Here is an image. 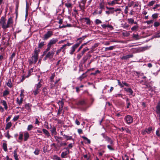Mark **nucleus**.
I'll use <instances>...</instances> for the list:
<instances>
[{"mask_svg":"<svg viewBox=\"0 0 160 160\" xmlns=\"http://www.w3.org/2000/svg\"><path fill=\"white\" fill-rule=\"evenodd\" d=\"M63 136L65 137V138H66L67 140H72L73 141L72 136H69L66 135L64 134Z\"/></svg>","mask_w":160,"mask_h":160,"instance_id":"24","label":"nucleus"},{"mask_svg":"<svg viewBox=\"0 0 160 160\" xmlns=\"http://www.w3.org/2000/svg\"><path fill=\"white\" fill-rule=\"evenodd\" d=\"M158 14L157 13H155L153 14L152 15V17L154 19H156L158 18Z\"/></svg>","mask_w":160,"mask_h":160,"instance_id":"41","label":"nucleus"},{"mask_svg":"<svg viewBox=\"0 0 160 160\" xmlns=\"http://www.w3.org/2000/svg\"><path fill=\"white\" fill-rule=\"evenodd\" d=\"M40 150L37 148L36 149L35 151L34 152V153L36 155H38L39 154V152Z\"/></svg>","mask_w":160,"mask_h":160,"instance_id":"48","label":"nucleus"},{"mask_svg":"<svg viewBox=\"0 0 160 160\" xmlns=\"http://www.w3.org/2000/svg\"><path fill=\"white\" fill-rule=\"evenodd\" d=\"M33 72V69H31L28 71V75L26 77L27 78L28 77L31 75L30 73Z\"/></svg>","mask_w":160,"mask_h":160,"instance_id":"56","label":"nucleus"},{"mask_svg":"<svg viewBox=\"0 0 160 160\" xmlns=\"http://www.w3.org/2000/svg\"><path fill=\"white\" fill-rule=\"evenodd\" d=\"M114 12H118V13H120L121 12V9L120 8H117L115 9H114Z\"/></svg>","mask_w":160,"mask_h":160,"instance_id":"59","label":"nucleus"},{"mask_svg":"<svg viewBox=\"0 0 160 160\" xmlns=\"http://www.w3.org/2000/svg\"><path fill=\"white\" fill-rule=\"evenodd\" d=\"M138 28V25H135L132 28L131 30L132 31L136 30Z\"/></svg>","mask_w":160,"mask_h":160,"instance_id":"42","label":"nucleus"},{"mask_svg":"<svg viewBox=\"0 0 160 160\" xmlns=\"http://www.w3.org/2000/svg\"><path fill=\"white\" fill-rule=\"evenodd\" d=\"M58 104L60 108H63V107L64 105V103L63 101H59L58 102Z\"/></svg>","mask_w":160,"mask_h":160,"instance_id":"31","label":"nucleus"},{"mask_svg":"<svg viewBox=\"0 0 160 160\" xmlns=\"http://www.w3.org/2000/svg\"><path fill=\"white\" fill-rule=\"evenodd\" d=\"M129 25L127 23H125L123 25V27L124 28H126L129 27Z\"/></svg>","mask_w":160,"mask_h":160,"instance_id":"64","label":"nucleus"},{"mask_svg":"<svg viewBox=\"0 0 160 160\" xmlns=\"http://www.w3.org/2000/svg\"><path fill=\"white\" fill-rule=\"evenodd\" d=\"M40 51V50L39 49H35V50L34 51V55L32 56L31 57L32 59V61H33L34 62V63H35L37 61L38 59V53Z\"/></svg>","mask_w":160,"mask_h":160,"instance_id":"2","label":"nucleus"},{"mask_svg":"<svg viewBox=\"0 0 160 160\" xmlns=\"http://www.w3.org/2000/svg\"><path fill=\"white\" fill-rule=\"evenodd\" d=\"M122 95L121 94H116L114 95V97L116 98L122 97Z\"/></svg>","mask_w":160,"mask_h":160,"instance_id":"55","label":"nucleus"},{"mask_svg":"<svg viewBox=\"0 0 160 160\" xmlns=\"http://www.w3.org/2000/svg\"><path fill=\"white\" fill-rule=\"evenodd\" d=\"M104 6L103 3H101L99 4V8L101 9H102L104 8Z\"/></svg>","mask_w":160,"mask_h":160,"instance_id":"51","label":"nucleus"},{"mask_svg":"<svg viewBox=\"0 0 160 160\" xmlns=\"http://www.w3.org/2000/svg\"><path fill=\"white\" fill-rule=\"evenodd\" d=\"M152 130V128L151 127H149L148 128L146 129L143 132V134H144L146 132L147 133H150Z\"/></svg>","mask_w":160,"mask_h":160,"instance_id":"20","label":"nucleus"},{"mask_svg":"<svg viewBox=\"0 0 160 160\" xmlns=\"http://www.w3.org/2000/svg\"><path fill=\"white\" fill-rule=\"evenodd\" d=\"M156 111L157 113L159 114V120L160 121V101L158 102V105L156 107Z\"/></svg>","mask_w":160,"mask_h":160,"instance_id":"13","label":"nucleus"},{"mask_svg":"<svg viewBox=\"0 0 160 160\" xmlns=\"http://www.w3.org/2000/svg\"><path fill=\"white\" fill-rule=\"evenodd\" d=\"M127 21L129 23L131 24H133L134 23V20L132 18H128Z\"/></svg>","mask_w":160,"mask_h":160,"instance_id":"32","label":"nucleus"},{"mask_svg":"<svg viewBox=\"0 0 160 160\" xmlns=\"http://www.w3.org/2000/svg\"><path fill=\"white\" fill-rule=\"evenodd\" d=\"M127 102V108H128L130 107L131 105V103L129 101L128 98H127L126 99Z\"/></svg>","mask_w":160,"mask_h":160,"instance_id":"36","label":"nucleus"},{"mask_svg":"<svg viewBox=\"0 0 160 160\" xmlns=\"http://www.w3.org/2000/svg\"><path fill=\"white\" fill-rule=\"evenodd\" d=\"M51 46L49 45L48 44H47V48L45 50V51L43 52V55H45L48 52H49V50L51 49Z\"/></svg>","mask_w":160,"mask_h":160,"instance_id":"27","label":"nucleus"},{"mask_svg":"<svg viewBox=\"0 0 160 160\" xmlns=\"http://www.w3.org/2000/svg\"><path fill=\"white\" fill-rule=\"evenodd\" d=\"M115 47V46H111L109 47H106L105 48V51H107L108 50H113L114 48Z\"/></svg>","mask_w":160,"mask_h":160,"instance_id":"33","label":"nucleus"},{"mask_svg":"<svg viewBox=\"0 0 160 160\" xmlns=\"http://www.w3.org/2000/svg\"><path fill=\"white\" fill-rule=\"evenodd\" d=\"M73 144L72 143H70L68 145V146L67 147L65 148H68V150H69V149H71L73 147Z\"/></svg>","mask_w":160,"mask_h":160,"instance_id":"49","label":"nucleus"},{"mask_svg":"<svg viewBox=\"0 0 160 160\" xmlns=\"http://www.w3.org/2000/svg\"><path fill=\"white\" fill-rule=\"evenodd\" d=\"M155 3V1H152L149 2L148 4V6L149 7L152 6Z\"/></svg>","mask_w":160,"mask_h":160,"instance_id":"35","label":"nucleus"},{"mask_svg":"<svg viewBox=\"0 0 160 160\" xmlns=\"http://www.w3.org/2000/svg\"><path fill=\"white\" fill-rule=\"evenodd\" d=\"M95 23L96 24H99L102 23V21L98 19H96L95 21Z\"/></svg>","mask_w":160,"mask_h":160,"instance_id":"52","label":"nucleus"},{"mask_svg":"<svg viewBox=\"0 0 160 160\" xmlns=\"http://www.w3.org/2000/svg\"><path fill=\"white\" fill-rule=\"evenodd\" d=\"M13 23L12 17L9 18L7 21L4 17H2L0 20V25L3 29H6L11 27Z\"/></svg>","mask_w":160,"mask_h":160,"instance_id":"1","label":"nucleus"},{"mask_svg":"<svg viewBox=\"0 0 160 160\" xmlns=\"http://www.w3.org/2000/svg\"><path fill=\"white\" fill-rule=\"evenodd\" d=\"M53 35V32L50 30L48 31L45 33L43 38V39L46 40L51 37Z\"/></svg>","mask_w":160,"mask_h":160,"instance_id":"7","label":"nucleus"},{"mask_svg":"<svg viewBox=\"0 0 160 160\" xmlns=\"http://www.w3.org/2000/svg\"><path fill=\"white\" fill-rule=\"evenodd\" d=\"M19 117V115L15 116L13 118V120L14 121H16L18 119Z\"/></svg>","mask_w":160,"mask_h":160,"instance_id":"58","label":"nucleus"},{"mask_svg":"<svg viewBox=\"0 0 160 160\" xmlns=\"http://www.w3.org/2000/svg\"><path fill=\"white\" fill-rule=\"evenodd\" d=\"M72 45V43H70L69 42H68L66 44H64L63 45L65 48H66V46H69L71 45Z\"/></svg>","mask_w":160,"mask_h":160,"instance_id":"61","label":"nucleus"},{"mask_svg":"<svg viewBox=\"0 0 160 160\" xmlns=\"http://www.w3.org/2000/svg\"><path fill=\"white\" fill-rule=\"evenodd\" d=\"M81 43V42H80L79 43H77L73 45L71 48L70 50V54L71 55L73 54L74 53V52L75 51L76 49L79 47Z\"/></svg>","mask_w":160,"mask_h":160,"instance_id":"3","label":"nucleus"},{"mask_svg":"<svg viewBox=\"0 0 160 160\" xmlns=\"http://www.w3.org/2000/svg\"><path fill=\"white\" fill-rule=\"evenodd\" d=\"M44 45V42H42L39 43L38 48H41Z\"/></svg>","mask_w":160,"mask_h":160,"instance_id":"37","label":"nucleus"},{"mask_svg":"<svg viewBox=\"0 0 160 160\" xmlns=\"http://www.w3.org/2000/svg\"><path fill=\"white\" fill-rule=\"evenodd\" d=\"M102 135L103 137L105 139V140L107 142L111 139L110 138L105 135L104 133H102Z\"/></svg>","mask_w":160,"mask_h":160,"instance_id":"26","label":"nucleus"},{"mask_svg":"<svg viewBox=\"0 0 160 160\" xmlns=\"http://www.w3.org/2000/svg\"><path fill=\"white\" fill-rule=\"evenodd\" d=\"M58 38H52L49 41L48 44L52 47L54 44H55L58 42Z\"/></svg>","mask_w":160,"mask_h":160,"instance_id":"10","label":"nucleus"},{"mask_svg":"<svg viewBox=\"0 0 160 160\" xmlns=\"http://www.w3.org/2000/svg\"><path fill=\"white\" fill-rule=\"evenodd\" d=\"M83 55L81 53L80 54H78L77 55V59L78 60H79L82 57V56Z\"/></svg>","mask_w":160,"mask_h":160,"instance_id":"47","label":"nucleus"},{"mask_svg":"<svg viewBox=\"0 0 160 160\" xmlns=\"http://www.w3.org/2000/svg\"><path fill=\"white\" fill-rule=\"evenodd\" d=\"M5 137L7 138L8 139H9L10 137V136L9 134V131H8L5 134Z\"/></svg>","mask_w":160,"mask_h":160,"instance_id":"57","label":"nucleus"},{"mask_svg":"<svg viewBox=\"0 0 160 160\" xmlns=\"http://www.w3.org/2000/svg\"><path fill=\"white\" fill-rule=\"evenodd\" d=\"M23 136V134L21 133V132H20L19 137L18 138V139L19 140H22Z\"/></svg>","mask_w":160,"mask_h":160,"instance_id":"53","label":"nucleus"},{"mask_svg":"<svg viewBox=\"0 0 160 160\" xmlns=\"http://www.w3.org/2000/svg\"><path fill=\"white\" fill-rule=\"evenodd\" d=\"M160 25V23L158 22H154L153 26L155 27H157L159 26Z\"/></svg>","mask_w":160,"mask_h":160,"instance_id":"45","label":"nucleus"},{"mask_svg":"<svg viewBox=\"0 0 160 160\" xmlns=\"http://www.w3.org/2000/svg\"><path fill=\"white\" fill-rule=\"evenodd\" d=\"M9 93V92L7 90H4L3 92V96H6Z\"/></svg>","mask_w":160,"mask_h":160,"instance_id":"38","label":"nucleus"},{"mask_svg":"<svg viewBox=\"0 0 160 160\" xmlns=\"http://www.w3.org/2000/svg\"><path fill=\"white\" fill-rule=\"evenodd\" d=\"M13 154H14L13 156H14V157L15 159L18 158V156L17 154V149H15L14 151Z\"/></svg>","mask_w":160,"mask_h":160,"instance_id":"40","label":"nucleus"},{"mask_svg":"<svg viewBox=\"0 0 160 160\" xmlns=\"http://www.w3.org/2000/svg\"><path fill=\"white\" fill-rule=\"evenodd\" d=\"M0 103H2L4 106V108L5 110H7L8 109V107L6 101L3 100H1L0 101Z\"/></svg>","mask_w":160,"mask_h":160,"instance_id":"18","label":"nucleus"},{"mask_svg":"<svg viewBox=\"0 0 160 160\" xmlns=\"http://www.w3.org/2000/svg\"><path fill=\"white\" fill-rule=\"evenodd\" d=\"M73 5V4L72 3H71L69 2H68L65 3V6L68 8H72Z\"/></svg>","mask_w":160,"mask_h":160,"instance_id":"19","label":"nucleus"},{"mask_svg":"<svg viewBox=\"0 0 160 160\" xmlns=\"http://www.w3.org/2000/svg\"><path fill=\"white\" fill-rule=\"evenodd\" d=\"M66 151L62 152L61 157L62 158H65L67 157V156L70 153L69 150H68V148H64Z\"/></svg>","mask_w":160,"mask_h":160,"instance_id":"9","label":"nucleus"},{"mask_svg":"<svg viewBox=\"0 0 160 160\" xmlns=\"http://www.w3.org/2000/svg\"><path fill=\"white\" fill-rule=\"evenodd\" d=\"M139 35L138 34H133V37L136 40L139 39Z\"/></svg>","mask_w":160,"mask_h":160,"instance_id":"43","label":"nucleus"},{"mask_svg":"<svg viewBox=\"0 0 160 160\" xmlns=\"http://www.w3.org/2000/svg\"><path fill=\"white\" fill-rule=\"evenodd\" d=\"M54 53V49L51 51L48 52L44 58V60H45L48 58L50 59L53 57Z\"/></svg>","mask_w":160,"mask_h":160,"instance_id":"5","label":"nucleus"},{"mask_svg":"<svg viewBox=\"0 0 160 160\" xmlns=\"http://www.w3.org/2000/svg\"><path fill=\"white\" fill-rule=\"evenodd\" d=\"M107 142L110 144L107 145V148H108L110 150L114 151V149L113 147L114 144L113 140L111 139L107 141Z\"/></svg>","mask_w":160,"mask_h":160,"instance_id":"8","label":"nucleus"},{"mask_svg":"<svg viewBox=\"0 0 160 160\" xmlns=\"http://www.w3.org/2000/svg\"><path fill=\"white\" fill-rule=\"evenodd\" d=\"M87 0H82L80 3L79 4V7L81 10H83L85 8V5Z\"/></svg>","mask_w":160,"mask_h":160,"instance_id":"11","label":"nucleus"},{"mask_svg":"<svg viewBox=\"0 0 160 160\" xmlns=\"http://www.w3.org/2000/svg\"><path fill=\"white\" fill-rule=\"evenodd\" d=\"M124 89L127 92H128L130 93V95H132L133 91L132 90V89L130 88H124Z\"/></svg>","mask_w":160,"mask_h":160,"instance_id":"22","label":"nucleus"},{"mask_svg":"<svg viewBox=\"0 0 160 160\" xmlns=\"http://www.w3.org/2000/svg\"><path fill=\"white\" fill-rule=\"evenodd\" d=\"M7 85L9 88H11L12 87V85L10 79H9L8 80V82L7 83Z\"/></svg>","mask_w":160,"mask_h":160,"instance_id":"34","label":"nucleus"},{"mask_svg":"<svg viewBox=\"0 0 160 160\" xmlns=\"http://www.w3.org/2000/svg\"><path fill=\"white\" fill-rule=\"evenodd\" d=\"M32 106V105L28 103L25 104V108L28 111V112H30L31 111V108Z\"/></svg>","mask_w":160,"mask_h":160,"instance_id":"15","label":"nucleus"},{"mask_svg":"<svg viewBox=\"0 0 160 160\" xmlns=\"http://www.w3.org/2000/svg\"><path fill=\"white\" fill-rule=\"evenodd\" d=\"M156 135L158 137H160V133H159V131L158 129L156 131Z\"/></svg>","mask_w":160,"mask_h":160,"instance_id":"63","label":"nucleus"},{"mask_svg":"<svg viewBox=\"0 0 160 160\" xmlns=\"http://www.w3.org/2000/svg\"><path fill=\"white\" fill-rule=\"evenodd\" d=\"M51 132L52 133H54L56 132V129L55 128H53L51 130Z\"/></svg>","mask_w":160,"mask_h":160,"instance_id":"60","label":"nucleus"},{"mask_svg":"<svg viewBox=\"0 0 160 160\" xmlns=\"http://www.w3.org/2000/svg\"><path fill=\"white\" fill-rule=\"evenodd\" d=\"M153 22V20H148L146 22V23L148 24H149L151 23H152Z\"/></svg>","mask_w":160,"mask_h":160,"instance_id":"62","label":"nucleus"},{"mask_svg":"<svg viewBox=\"0 0 160 160\" xmlns=\"http://www.w3.org/2000/svg\"><path fill=\"white\" fill-rule=\"evenodd\" d=\"M66 48H65L63 45L62 46V47L60 48L57 51L56 53V55H58L62 51L64 53L65 52V50Z\"/></svg>","mask_w":160,"mask_h":160,"instance_id":"12","label":"nucleus"},{"mask_svg":"<svg viewBox=\"0 0 160 160\" xmlns=\"http://www.w3.org/2000/svg\"><path fill=\"white\" fill-rule=\"evenodd\" d=\"M87 72H86L85 73H83L79 77V79L80 80V81H81L83 78L87 76V75H86V74Z\"/></svg>","mask_w":160,"mask_h":160,"instance_id":"29","label":"nucleus"},{"mask_svg":"<svg viewBox=\"0 0 160 160\" xmlns=\"http://www.w3.org/2000/svg\"><path fill=\"white\" fill-rule=\"evenodd\" d=\"M82 19L84 20L86 22V24L88 25L90 24L91 21L88 18H84Z\"/></svg>","mask_w":160,"mask_h":160,"instance_id":"23","label":"nucleus"},{"mask_svg":"<svg viewBox=\"0 0 160 160\" xmlns=\"http://www.w3.org/2000/svg\"><path fill=\"white\" fill-rule=\"evenodd\" d=\"M41 80L35 86L36 87V88L35 90L33 91V93L35 95H37L38 93L39 92V89L40 88L42 87V85L41 84Z\"/></svg>","mask_w":160,"mask_h":160,"instance_id":"4","label":"nucleus"},{"mask_svg":"<svg viewBox=\"0 0 160 160\" xmlns=\"http://www.w3.org/2000/svg\"><path fill=\"white\" fill-rule=\"evenodd\" d=\"M85 103V101L83 100L80 101H79L78 103V105H83Z\"/></svg>","mask_w":160,"mask_h":160,"instance_id":"44","label":"nucleus"},{"mask_svg":"<svg viewBox=\"0 0 160 160\" xmlns=\"http://www.w3.org/2000/svg\"><path fill=\"white\" fill-rule=\"evenodd\" d=\"M2 148L4 151L6 152L7 151V144L6 143H3L2 144Z\"/></svg>","mask_w":160,"mask_h":160,"instance_id":"28","label":"nucleus"},{"mask_svg":"<svg viewBox=\"0 0 160 160\" xmlns=\"http://www.w3.org/2000/svg\"><path fill=\"white\" fill-rule=\"evenodd\" d=\"M12 123L11 122H8L6 124V126L5 128V129L7 130L9 128L12 126Z\"/></svg>","mask_w":160,"mask_h":160,"instance_id":"30","label":"nucleus"},{"mask_svg":"<svg viewBox=\"0 0 160 160\" xmlns=\"http://www.w3.org/2000/svg\"><path fill=\"white\" fill-rule=\"evenodd\" d=\"M133 57L132 54L128 55L126 56H123L121 58V59L122 60H127L128 59L130 58H131Z\"/></svg>","mask_w":160,"mask_h":160,"instance_id":"14","label":"nucleus"},{"mask_svg":"<svg viewBox=\"0 0 160 160\" xmlns=\"http://www.w3.org/2000/svg\"><path fill=\"white\" fill-rule=\"evenodd\" d=\"M29 137V133L27 131H25L24 132V140L26 141L27 140Z\"/></svg>","mask_w":160,"mask_h":160,"instance_id":"17","label":"nucleus"},{"mask_svg":"<svg viewBox=\"0 0 160 160\" xmlns=\"http://www.w3.org/2000/svg\"><path fill=\"white\" fill-rule=\"evenodd\" d=\"M118 85L120 86V87L122 88H123L124 87V85H123V84L121 82H120V80H118Z\"/></svg>","mask_w":160,"mask_h":160,"instance_id":"54","label":"nucleus"},{"mask_svg":"<svg viewBox=\"0 0 160 160\" xmlns=\"http://www.w3.org/2000/svg\"><path fill=\"white\" fill-rule=\"evenodd\" d=\"M33 127V126L32 124L29 125L28 126L27 130L28 131H29L32 130Z\"/></svg>","mask_w":160,"mask_h":160,"instance_id":"39","label":"nucleus"},{"mask_svg":"<svg viewBox=\"0 0 160 160\" xmlns=\"http://www.w3.org/2000/svg\"><path fill=\"white\" fill-rule=\"evenodd\" d=\"M54 159L55 160H60L61 158L59 157H58L56 155H54L53 156Z\"/></svg>","mask_w":160,"mask_h":160,"instance_id":"50","label":"nucleus"},{"mask_svg":"<svg viewBox=\"0 0 160 160\" xmlns=\"http://www.w3.org/2000/svg\"><path fill=\"white\" fill-rule=\"evenodd\" d=\"M124 120L125 122L127 124L131 123L133 122V118L130 115H127L125 116Z\"/></svg>","mask_w":160,"mask_h":160,"instance_id":"6","label":"nucleus"},{"mask_svg":"<svg viewBox=\"0 0 160 160\" xmlns=\"http://www.w3.org/2000/svg\"><path fill=\"white\" fill-rule=\"evenodd\" d=\"M23 98H17L16 99V102L17 104L19 105H21L22 103Z\"/></svg>","mask_w":160,"mask_h":160,"instance_id":"16","label":"nucleus"},{"mask_svg":"<svg viewBox=\"0 0 160 160\" xmlns=\"http://www.w3.org/2000/svg\"><path fill=\"white\" fill-rule=\"evenodd\" d=\"M87 37V36L85 35V36H83L82 37L78 38L77 39V41H79L78 43H79L80 42H81V43L82 41L84 40Z\"/></svg>","mask_w":160,"mask_h":160,"instance_id":"21","label":"nucleus"},{"mask_svg":"<svg viewBox=\"0 0 160 160\" xmlns=\"http://www.w3.org/2000/svg\"><path fill=\"white\" fill-rule=\"evenodd\" d=\"M89 48H87L86 47L83 49L82 51L81 52V53L83 55L85 52L89 50Z\"/></svg>","mask_w":160,"mask_h":160,"instance_id":"46","label":"nucleus"},{"mask_svg":"<svg viewBox=\"0 0 160 160\" xmlns=\"http://www.w3.org/2000/svg\"><path fill=\"white\" fill-rule=\"evenodd\" d=\"M42 130L44 133L46 135L47 137L48 138L50 136V134L47 130L45 129H43Z\"/></svg>","mask_w":160,"mask_h":160,"instance_id":"25","label":"nucleus"}]
</instances>
